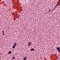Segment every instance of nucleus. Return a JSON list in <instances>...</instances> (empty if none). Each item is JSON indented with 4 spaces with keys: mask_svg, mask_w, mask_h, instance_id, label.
<instances>
[{
    "mask_svg": "<svg viewBox=\"0 0 60 60\" xmlns=\"http://www.w3.org/2000/svg\"><path fill=\"white\" fill-rule=\"evenodd\" d=\"M16 45H17L16 43H15L14 44V46H16Z\"/></svg>",
    "mask_w": 60,
    "mask_h": 60,
    "instance_id": "5",
    "label": "nucleus"
},
{
    "mask_svg": "<svg viewBox=\"0 0 60 60\" xmlns=\"http://www.w3.org/2000/svg\"><path fill=\"white\" fill-rule=\"evenodd\" d=\"M30 50H31V51H34V48H32L30 49Z\"/></svg>",
    "mask_w": 60,
    "mask_h": 60,
    "instance_id": "4",
    "label": "nucleus"
},
{
    "mask_svg": "<svg viewBox=\"0 0 60 60\" xmlns=\"http://www.w3.org/2000/svg\"><path fill=\"white\" fill-rule=\"evenodd\" d=\"M8 53V54H11V51H9Z\"/></svg>",
    "mask_w": 60,
    "mask_h": 60,
    "instance_id": "3",
    "label": "nucleus"
},
{
    "mask_svg": "<svg viewBox=\"0 0 60 60\" xmlns=\"http://www.w3.org/2000/svg\"><path fill=\"white\" fill-rule=\"evenodd\" d=\"M31 45H32V43L30 42H29L28 43V47H29Z\"/></svg>",
    "mask_w": 60,
    "mask_h": 60,
    "instance_id": "1",
    "label": "nucleus"
},
{
    "mask_svg": "<svg viewBox=\"0 0 60 60\" xmlns=\"http://www.w3.org/2000/svg\"><path fill=\"white\" fill-rule=\"evenodd\" d=\"M23 60H26V59L25 58H24Z\"/></svg>",
    "mask_w": 60,
    "mask_h": 60,
    "instance_id": "8",
    "label": "nucleus"
},
{
    "mask_svg": "<svg viewBox=\"0 0 60 60\" xmlns=\"http://www.w3.org/2000/svg\"><path fill=\"white\" fill-rule=\"evenodd\" d=\"M55 9V8H53V9H54H54Z\"/></svg>",
    "mask_w": 60,
    "mask_h": 60,
    "instance_id": "14",
    "label": "nucleus"
},
{
    "mask_svg": "<svg viewBox=\"0 0 60 60\" xmlns=\"http://www.w3.org/2000/svg\"><path fill=\"white\" fill-rule=\"evenodd\" d=\"M53 10H54V9H53L52 10V11H53Z\"/></svg>",
    "mask_w": 60,
    "mask_h": 60,
    "instance_id": "12",
    "label": "nucleus"
},
{
    "mask_svg": "<svg viewBox=\"0 0 60 60\" xmlns=\"http://www.w3.org/2000/svg\"><path fill=\"white\" fill-rule=\"evenodd\" d=\"M3 34L4 35V33H3Z\"/></svg>",
    "mask_w": 60,
    "mask_h": 60,
    "instance_id": "9",
    "label": "nucleus"
},
{
    "mask_svg": "<svg viewBox=\"0 0 60 60\" xmlns=\"http://www.w3.org/2000/svg\"><path fill=\"white\" fill-rule=\"evenodd\" d=\"M2 33H4V31H3Z\"/></svg>",
    "mask_w": 60,
    "mask_h": 60,
    "instance_id": "11",
    "label": "nucleus"
},
{
    "mask_svg": "<svg viewBox=\"0 0 60 60\" xmlns=\"http://www.w3.org/2000/svg\"><path fill=\"white\" fill-rule=\"evenodd\" d=\"M55 7H56V6H55Z\"/></svg>",
    "mask_w": 60,
    "mask_h": 60,
    "instance_id": "17",
    "label": "nucleus"
},
{
    "mask_svg": "<svg viewBox=\"0 0 60 60\" xmlns=\"http://www.w3.org/2000/svg\"><path fill=\"white\" fill-rule=\"evenodd\" d=\"M12 48H13V49H14V48H15V47L14 46H12Z\"/></svg>",
    "mask_w": 60,
    "mask_h": 60,
    "instance_id": "7",
    "label": "nucleus"
},
{
    "mask_svg": "<svg viewBox=\"0 0 60 60\" xmlns=\"http://www.w3.org/2000/svg\"><path fill=\"white\" fill-rule=\"evenodd\" d=\"M50 10V11H51V9H49Z\"/></svg>",
    "mask_w": 60,
    "mask_h": 60,
    "instance_id": "16",
    "label": "nucleus"
},
{
    "mask_svg": "<svg viewBox=\"0 0 60 60\" xmlns=\"http://www.w3.org/2000/svg\"><path fill=\"white\" fill-rule=\"evenodd\" d=\"M25 58L26 59V58H27V57L26 56L25 57Z\"/></svg>",
    "mask_w": 60,
    "mask_h": 60,
    "instance_id": "10",
    "label": "nucleus"
},
{
    "mask_svg": "<svg viewBox=\"0 0 60 60\" xmlns=\"http://www.w3.org/2000/svg\"><path fill=\"white\" fill-rule=\"evenodd\" d=\"M15 59V56H13V57L12 58V59Z\"/></svg>",
    "mask_w": 60,
    "mask_h": 60,
    "instance_id": "6",
    "label": "nucleus"
},
{
    "mask_svg": "<svg viewBox=\"0 0 60 60\" xmlns=\"http://www.w3.org/2000/svg\"><path fill=\"white\" fill-rule=\"evenodd\" d=\"M56 6H57V5H56Z\"/></svg>",
    "mask_w": 60,
    "mask_h": 60,
    "instance_id": "15",
    "label": "nucleus"
},
{
    "mask_svg": "<svg viewBox=\"0 0 60 60\" xmlns=\"http://www.w3.org/2000/svg\"><path fill=\"white\" fill-rule=\"evenodd\" d=\"M56 49L57 50H58V51L59 52H60V48L59 47H57Z\"/></svg>",
    "mask_w": 60,
    "mask_h": 60,
    "instance_id": "2",
    "label": "nucleus"
},
{
    "mask_svg": "<svg viewBox=\"0 0 60 60\" xmlns=\"http://www.w3.org/2000/svg\"><path fill=\"white\" fill-rule=\"evenodd\" d=\"M59 5H60V4H59Z\"/></svg>",
    "mask_w": 60,
    "mask_h": 60,
    "instance_id": "13",
    "label": "nucleus"
}]
</instances>
